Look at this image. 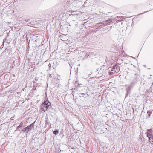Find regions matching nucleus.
<instances>
[{"label": "nucleus", "mask_w": 153, "mask_h": 153, "mask_svg": "<svg viewBox=\"0 0 153 153\" xmlns=\"http://www.w3.org/2000/svg\"><path fill=\"white\" fill-rule=\"evenodd\" d=\"M51 103L48 100L45 101L41 105V110L42 111L45 112L48 109Z\"/></svg>", "instance_id": "1"}, {"label": "nucleus", "mask_w": 153, "mask_h": 153, "mask_svg": "<svg viewBox=\"0 0 153 153\" xmlns=\"http://www.w3.org/2000/svg\"><path fill=\"white\" fill-rule=\"evenodd\" d=\"M133 86V83H131L129 85H125V86L126 88V91L127 93L129 92L130 90L132 88Z\"/></svg>", "instance_id": "2"}, {"label": "nucleus", "mask_w": 153, "mask_h": 153, "mask_svg": "<svg viewBox=\"0 0 153 153\" xmlns=\"http://www.w3.org/2000/svg\"><path fill=\"white\" fill-rule=\"evenodd\" d=\"M35 122L32 123L29 126H28L27 127H26V128L27 130V133L29 131H30L32 129L34 128V124Z\"/></svg>", "instance_id": "3"}, {"label": "nucleus", "mask_w": 153, "mask_h": 153, "mask_svg": "<svg viewBox=\"0 0 153 153\" xmlns=\"http://www.w3.org/2000/svg\"><path fill=\"white\" fill-rule=\"evenodd\" d=\"M119 65V64H117L113 66V69L115 70L116 73L120 71V68Z\"/></svg>", "instance_id": "4"}, {"label": "nucleus", "mask_w": 153, "mask_h": 153, "mask_svg": "<svg viewBox=\"0 0 153 153\" xmlns=\"http://www.w3.org/2000/svg\"><path fill=\"white\" fill-rule=\"evenodd\" d=\"M113 20V19H108L106 20L105 21H103V22L104 23V25L105 26L107 25H108V24L111 22Z\"/></svg>", "instance_id": "5"}, {"label": "nucleus", "mask_w": 153, "mask_h": 153, "mask_svg": "<svg viewBox=\"0 0 153 153\" xmlns=\"http://www.w3.org/2000/svg\"><path fill=\"white\" fill-rule=\"evenodd\" d=\"M89 95L87 93L85 94L84 93H81L79 95V97H83L84 98H86L87 97L89 96Z\"/></svg>", "instance_id": "6"}, {"label": "nucleus", "mask_w": 153, "mask_h": 153, "mask_svg": "<svg viewBox=\"0 0 153 153\" xmlns=\"http://www.w3.org/2000/svg\"><path fill=\"white\" fill-rule=\"evenodd\" d=\"M116 72L114 69H113V68H111V69L110 71V72H109V74L110 75H112L114 74Z\"/></svg>", "instance_id": "7"}, {"label": "nucleus", "mask_w": 153, "mask_h": 153, "mask_svg": "<svg viewBox=\"0 0 153 153\" xmlns=\"http://www.w3.org/2000/svg\"><path fill=\"white\" fill-rule=\"evenodd\" d=\"M104 23L103 22V21L101 22H100L97 24V26L98 27L102 26L103 25H104Z\"/></svg>", "instance_id": "8"}, {"label": "nucleus", "mask_w": 153, "mask_h": 153, "mask_svg": "<svg viewBox=\"0 0 153 153\" xmlns=\"http://www.w3.org/2000/svg\"><path fill=\"white\" fill-rule=\"evenodd\" d=\"M149 139L150 142H153V135H152L150 137Z\"/></svg>", "instance_id": "9"}, {"label": "nucleus", "mask_w": 153, "mask_h": 153, "mask_svg": "<svg viewBox=\"0 0 153 153\" xmlns=\"http://www.w3.org/2000/svg\"><path fill=\"white\" fill-rule=\"evenodd\" d=\"M59 133V131L58 130H56L53 132V133L55 135H57Z\"/></svg>", "instance_id": "10"}, {"label": "nucleus", "mask_w": 153, "mask_h": 153, "mask_svg": "<svg viewBox=\"0 0 153 153\" xmlns=\"http://www.w3.org/2000/svg\"><path fill=\"white\" fill-rule=\"evenodd\" d=\"M6 39H4V41H3V42L2 44L1 45V47H0V48H1V49L3 48L4 42L5 41H6Z\"/></svg>", "instance_id": "11"}, {"label": "nucleus", "mask_w": 153, "mask_h": 153, "mask_svg": "<svg viewBox=\"0 0 153 153\" xmlns=\"http://www.w3.org/2000/svg\"><path fill=\"white\" fill-rule=\"evenodd\" d=\"M152 134L149 133H147V136L148 137V138H150V137L151 136H152Z\"/></svg>", "instance_id": "12"}, {"label": "nucleus", "mask_w": 153, "mask_h": 153, "mask_svg": "<svg viewBox=\"0 0 153 153\" xmlns=\"http://www.w3.org/2000/svg\"><path fill=\"white\" fill-rule=\"evenodd\" d=\"M24 123L23 122H22L20 123L19 125L22 127H23V126H24Z\"/></svg>", "instance_id": "13"}, {"label": "nucleus", "mask_w": 153, "mask_h": 153, "mask_svg": "<svg viewBox=\"0 0 153 153\" xmlns=\"http://www.w3.org/2000/svg\"><path fill=\"white\" fill-rule=\"evenodd\" d=\"M78 82L77 81H76L75 82L76 84H77L78 85V86L80 87V85H82L81 84H79L78 83Z\"/></svg>", "instance_id": "14"}, {"label": "nucleus", "mask_w": 153, "mask_h": 153, "mask_svg": "<svg viewBox=\"0 0 153 153\" xmlns=\"http://www.w3.org/2000/svg\"><path fill=\"white\" fill-rule=\"evenodd\" d=\"M27 130L26 128H23L22 129V131H23V132H25V131H26L27 132Z\"/></svg>", "instance_id": "15"}, {"label": "nucleus", "mask_w": 153, "mask_h": 153, "mask_svg": "<svg viewBox=\"0 0 153 153\" xmlns=\"http://www.w3.org/2000/svg\"><path fill=\"white\" fill-rule=\"evenodd\" d=\"M21 127H22L19 125L17 127V129L18 130Z\"/></svg>", "instance_id": "16"}, {"label": "nucleus", "mask_w": 153, "mask_h": 153, "mask_svg": "<svg viewBox=\"0 0 153 153\" xmlns=\"http://www.w3.org/2000/svg\"><path fill=\"white\" fill-rule=\"evenodd\" d=\"M22 129L21 128H19V129L18 130L19 131H22Z\"/></svg>", "instance_id": "17"}, {"label": "nucleus", "mask_w": 153, "mask_h": 153, "mask_svg": "<svg viewBox=\"0 0 153 153\" xmlns=\"http://www.w3.org/2000/svg\"><path fill=\"white\" fill-rule=\"evenodd\" d=\"M48 66H49V67H50L51 66V65L50 64H49L48 65Z\"/></svg>", "instance_id": "18"}, {"label": "nucleus", "mask_w": 153, "mask_h": 153, "mask_svg": "<svg viewBox=\"0 0 153 153\" xmlns=\"http://www.w3.org/2000/svg\"><path fill=\"white\" fill-rule=\"evenodd\" d=\"M89 56V55H88L87 54H86V56Z\"/></svg>", "instance_id": "19"}, {"label": "nucleus", "mask_w": 153, "mask_h": 153, "mask_svg": "<svg viewBox=\"0 0 153 153\" xmlns=\"http://www.w3.org/2000/svg\"><path fill=\"white\" fill-rule=\"evenodd\" d=\"M84 90H86V89H85V88H84Z\"/></svg>", "instance_id": "20"}, {"label": "nucleus", "mask_w": 153, "mask_h": 153, "mask_svg": "<svg viewBox=\"0 0 153 153\" xmlns=\"http://www.w3.org/2000/svg\"><path fill=\"white\" fill-rule=\"evenodd\" d=\"M29 20V19H28V20L27 21V22H28V20Z\"/></svg>", "instance_id": "21"}, {"label": "nucleus", "mask_w": 153, "mask_h": 153, "mask_svg": "<svg viewBox=\"0 0 153 153\" xmlns=\"http://www.w3.org/2000/svg\"><path fill=\"white\" fill-rule=\"evenodd\" d=\"M109 71H110V68L108 69Z\"/></svg>", "instance_id": "22"}]
</instances>
